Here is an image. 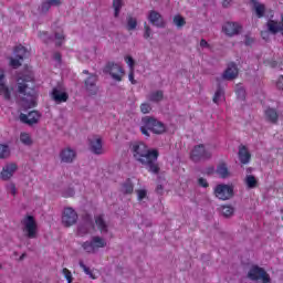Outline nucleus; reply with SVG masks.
Segmentation results:
<instances>
[{"label": "nucleus", "instance_id": "a18cd8bd", "mask_svg": "<svg viewBox=\"0 0 283 283\" xmlns=\"http://www.w3.org/2000/svg\"><path fill=\"white\" fill-rule=\"evenodd\" d=\"M144 39H149L151 36V28L147 24V22L144 23Z\"/></svg>", "mask_w": 283, "mask_h": 283}, {"label": "nucleus", "instance_id": "4468645a", "mask_svg": "<svg viewBox=\"0 0 283 283\" xmlns=\"http://www.w3.org/2000/svg\"><path fill=\"white\" fill-rule=\"evenodd\" d=\"M222 31L227 36H235L242 32V27L238 22H226L222 27Z\"/></svg>", "mask_w": 283, "mask_h": 283}, {"label": "nucleus", "instance_id": "69168bd1", "mask_svg": "<svg viewBox=\"0 0 283 283\" xmlns=\"http://www.w3.org/2000/svg\"><path fill=\"white\" fill-rule=\"evenodd\" d=\"M23 258H25V254H22V255L20 256V260H23Z\"/></svg>", "mask_w": 283, "mask_h": 283}, {"label": "nucleus", "instance_id": "4c0bfd02", "mask_svg": "<svg viewBox=\"0 0 283 283\" xmlns=\"http://www.w3.org/2000/svg\"><path fill=\"white\" fill-rule=\"evenodd\" d=\"M174 23L175 25H177V28H182L187 24V21H185V18H182V15H175Z\"/></svg>", "mask_w": 283, "mask_h": 283}, {"label": "nucleus", "instance_id": "864d4df0", "mask_svg": "<svg viewBox=\"0 0 283 283\" xmlns=\"http://www.w3.org/2000/svg\"><path fill=\"white\" fill-rule=\"evenodd\" d=\"M63 196L64 198H72L74 196V189L70 188Z\"/></svg>", "mask_w": 283, "mask_h": 283}, {"label": "nucleus", "instance_id": "dca6fc26", "mask_svg": "<svg viewBox=\"0 0 283 283\" xmlns=\"http://www.w3.org/2000/svg\"><path fill=\"white\" fill-rule=\"evenodd\" d=\"M148 21H149V23H151V25H155V28H165V25H166L163 14H160L156 10L149 11Z\"/></svg>", "mask_w": 283, "mask_h": 283}, {"label": "nucleus", "instance_id": "f257e3e1", "mask_svg": "<svg viewBox=\"0 0 283 283\" xmlns=\"http://www.w3.org/2000/svg\"><path fill=\"white\" fill-rule=\"evenodd\" d=\"M130 151L133 154V158H135L139 165H143L149 174H155V176L160 174V165H158V157L160 156V153L158 149H149L147 144L143 142H135L130 144Z\"/></svg>", "mask_w": 283, "mask_h": 283}, {"label": "nucleus", "instance_id": "f704fd0d", "mask_svg": "<svg viewBox=\"0 0 283 283\" xmlns=\"http://www.w3.org/2000/svg\"><path fill=\"white\" fill-rule=\"evenodd\" d=\"M137 25H138V21L136 20V18H133L132 15H129L127 18V30L132 32V30H134Z\"/></svg>", "mask_w": 283, "mask_h": 283}, {"label": "nucleus", "instance_id": "9b49d317", "mask_svg": "<svg viewBox=\"0 0 283 283\" xmlns=\"http://www.w3.org/2000/svg\"><path fill=\"white\" fill-rule=\"evenodd\" d=\"M88 147L93 154L101 156L103 154V138L98 135L91 136L88 138Z\"/></svg>", "mask_w": 283, "mask_h": 283}, {"label": "nucleus", "instance_id": "052dcab7", "mask_svg": "<svg viewBox=\"0 0 283 283\" xmlns=\"http://www.w3.org/2000/svg\"><path fill=\"white\" fill-rule=\"evenodd\" d=\"M11 193H12V196H17V187L15 186H11Z\"/></svg>", "mask_w": 283, "mask_h": 283}, {"label": "nucleus", "instance_id": "5701e85b", "mask_svg": "<svg viewBox=\"0 0 283 283\" xmlns=\"http://www.w3.org/2000/svg\"><path fill=\"white\" fill-rule=\"evenodd\" d=\"M264 114L266 120H269V123H272L273 125H275V123H277V119L280 118V115L277 114V111L275 108L269 107L268 109H265Z\"/></svg>", "mask_w": 283, "mask_h": 283}, {"label": "nucleus", "instance_id": "ea45409f", "mask_svg": "<svg viewBox=\"0 0 283 283\" xmlns=\"http://www.w3.org/2000/svg\"><path fill=\"white\" fill-rule=\"evenodd\" d=\"M55 39L57 48H61L63 45V41H65V34H63V32H56Z\"/></svg>", "mask_w": 283, "mask_h": 283}, {"label": "nucleus", "instance_id": "2f4dec72", "mask_svg": "<svg viewBox=\"0 0 283 283\" xmlns=\"http://www.w3.org/2000/svg\"><path fill=\"white\" fill-rule=\"evenodd\" d=\"M87 227H93L92 221H88L85 224L78 226L77 235H87V233H90V229H87Z\"/></svg>", "mask_w": 283, "mask_h": 283}, {"label": "nucleus", "instance_id": "338daca9", "mask_svg": "<svg viewBox=\"0 0 283 283\" xmlns=\"http://www.w3.org/2000/svg\"><path fill=\"white\" fill-rule=\"evenodd\" d=\"M157 189H163V186H157Z\"/></svg>", "mask_w": 283, "mask_h": 283}, {"label": "nucleus", "instance_id": "f3484780", "mask_svg": "<svg viewBox=\"0 0 283 283\" xmlns=\"http://www.w3.org/2000/svg\"><path fill=\"white\" fill-rule=\"evenodd\" d=\"M60 160L66 165L74 163V160H76V150L70 147L62 149L60 151Z\"/></svg>", "mask_w": 283, "mask_h": 283}, {"label": "nucleus", "instance_id": "5fc2aeb1", "mask_svg": "<svg viewBox=\"0 0 283 283\" xmlns=\"http://www.w3.org/2000/svg\"><path fill=\"white\" fill-rule=\"evenodd\" d=\"M53 59H54V61H56L57 63H61L62 56H61V54H60L59 52H55V53L53 54Z\"/></svg>", "mask_w": 283, "mask_h": 283}, {"label": "nucleus", "instance_id": "bb28decb", "mask_svg": "<svg viewBox=\"0 0 283 283\" xmlns=\"http://www.w3.org/2000/svg\"><path fill=\"white\" fill-rule=\"evenodd\" d=\"M164 97H165V94L163 93V91H156L150 93L148 99L151 103H160V101H163Z\"/></svg>", "mask_w": 283, "mask_h": 283}, {"label": "nucleus", "instance_id": "423d86ee", "mask_svg": "<svg viewBox=\"0 0 283 283\" xmlns=\"http://www.w3.org/2000/svg\"><path fill=\"white\" fill-rule=\"evenodd\" d=\"M104 74H109L114 81L120 83L125 76V70L114 62H108L104 67Z\"/></svg>", "mask_w": 283, "mask_h": 283}, {"label": "nucleus", "instance_id": "c9c22d12", "mask_svg": "<svg viewBox=\"0 0 283 283\" xmlns=\"http://www.w3.org/2000/svg\"><path fill=\"white\" fill-rule=\"evenodd\" d=\"M223 97H224V90H222V87H219L216 91L212 101H213V103H220V101H222Z\"/></svg>", "mask_w": 283, "mask_h": 283}, {"label": "nucleus", "instance_id": "f03ea898", "mask_svg": "<svg viewBox=\"0 0 283 283\" xmlns=\"http://www.w3.org/2000/svg\"><path fill=\"white\" fill-rule=\"evenodd\" d=\"M18 93L21 94L22 101L25 103L27 107L36 106V97L34 96V87H30L28 83L34 85V75L30 72L20 73L17 78Z\"/></svg>", "mask_w": 283, "mask_h": 283}, {"label": "nucleus", "instance_id": "a211bd4d", "mask_svg": "<svg viewBox=\"0 0 283 283\" xmlns=\"http://www.w3.org/2000/svg\"><path fill=\"white\" fill-rule=\"evenodd\" d=\"M0 96H3L4 101H10L12 96V90L6 85V74L0 69Z\"/></svg>", "mask_w": 283, "mask_h": 283}, {"label": "nucleus", "instance_id": "e433bc0d", "mask_svg": "<svg viewBox=\"0 0 283 283\" xmlns=\"http://www.w3.org/2000/svg\"><path fill=\"white\" fill-rule=\"evenodd\" d=\"M113 8L115 10V17H118V14H120V9L123 8V0H114Z\"/></svg>", "mask_w": 283, "mask_h": 283}, {"label": "nucleus", "instance_id": "09e8293b", "mask_svg": "<svg viewBox=\"0 0 283 283\" xmlns=\"http://www.w3.org/2000/svg\"><path fill=\"white\" fill-rule=\"evenodd\" d=\"M198 185H199V187H203V189H207V187H209V182L207 181V179H205L202 177H200L198 179Z\"/></svg>", "mask_w": 283, "mask_h": 283}, {"label": "nucleus", "instance_id": "c756f323", "mask_svg": "<svg viewBox=\"0 0 283 283\" xmlns=\"http://www.w3.org/2000/svg\"><path fill=\"white\" fill-rule=\"evenodd\" d=\"M10 157V146L6 144H0V160Z\"/></svg>", "mask_w": 283, "mask_h": 283}, {"label": "nucleus", "instance_id": "72a5a7b5", "mask_svg": "<svg viewBox=\"0 0 283 283\" xmlns=\"http://www.w3.org/2000/svg\"><path fill=\"white\" fill-rule=\"evenodd\" d=\"M80 266L83 269L84 273L91 277V280H96L94 272H92L91 269L83 263V261H80Z\"/></svg>", "mask_w": 283, "mask_h": 283}, {"label": "nucleus", "instance_id": "412c9836", "mask_svg": "<svg viewBox=\"0 0 283 283\" xmlns=\"http://www.w3.org/2000/svg\"><path fill=\"white\" fill-rule=\"evenodd\" d=\"M52 98L55 101V103H67L70 95H67L65 92H61L59 88H53Z\"/></svg>", "mask_w": 283, "mask_h": 283}, {"label": "nucleus", "instance_id": "ddd939ff", "mask_svg": "<svg viewBox=\"0 0 283 283\" xmlns=\"http://www.w3.org/2000/svg\"><path fill=\"white\" fill-rule=\"evenodd\" d=\"M41 119V114L38 111H31L29 114H20V120L24 125H29L32 127V125H36L39 120Z\"/></svg>", "mask_w": 283, "mask_h": 283}, {"label": "nucleus", "instance_id": "4be33fe9", "mask_svg": "<svg viewBox=\"0 0 283 283\" xmlns=\"http://www.w3.org/2000/svg\"><path fill=\"white\" fill-rule=\"evenodd\" d=\"M13 54H14L15 59L23 61V59H27V56L30 55V52L28 51V49H25V46L20 44L14 48Z\"/></svg>", "mask_w": 283, "mask_h": 283}, {"label": "nucleus", "instance_id": "f8f14e48", "mask_svg": "<svg viewBox=\"0 0 283 283\" xmlns=\"http://www.w3.org/2000/svg\"><path fill=\"white\" fill-rule=\"evenodd\" d=\"M96 83H98V75L96 74H90L88 77L84 81L85 90L92 96H96V94H98V86Z\"/></svg>", "mask_w": 283, "mask_h": 283}, {"label": "nucleus", "instance_id": "a19ab883", "mask_svg": "<svg viewBox=\"0 0 283 283\" xmlns=\"http://www.w3.org/2000/svg\"><path fill=\"white\" fill-rule=\"evenodd\" d=\"M62 273H63L65 280L67 281V283H72L73 282L74 277L72 276V272L70 270H67V268H64L62 270Z\"/></svg>", "mask_w": 283, "mask_h": 283}, {"label": "nucleus", "instance_id": "680f3d73", "mask_svg": "<svg viewBox=\"0 0 283 283\" xmlns=\"http://www.w3.org/2000/svg\"><path fill=\"white\" fill-rule=\"evenodd\" d=\"M251 43H253V39L247 38L245 45H251Z\"/></svg>", "mask_w": 283, "mask_h": 283}, {"label": "nucleus", "instance_id": "20e7f679", "mask_svg": "<svg viewBox=\"0 0 283 283\" xmlns=\"http://www.w3.org/2000/svg\"><path fill=\"white\" fill-rule=\"evenodd\" d=\"M213 154L205 144L196 145L191 153H190V159L192 163H200V160H211V157Z\"/></svg>", "mask_w": 283, "mask_h": 283}, {"label": "nucleus", "instance_id": "6e6d98bb", "mask_svg": "<svg viewBox=\"0 0 283 283\" xmlns=\"http://www.w3.org/2000/svg\"><path fill=\"white\" fill-rule=\"evenodd\" d=\"M49 3L51 4V6H56V7H59V6H61V0H49Z\"/></svg>", "mask_w": 283, "mask_h": 283}, {"label": "nucleus", "instance_id": "c03bdc74", "mask_svg": "<svg viewBox=\"0 0 283 283\" xmlns=\"http://www.w3.org/2000/svg\"><path fill=\"white\" fill-rule=\"evenodd\" d=\"M125 62L129 66V70H134V66L136 65V62L134 61V57H132V55H127L125 57Z\"/></svg>", "mask_w": 283, "mask_h": 283}, {"label": "nucleus", "instance_id": "9d476101", "mask_svg": "<svg viewBox=\"0 0 283 283\" xmlns=\"http://www.w3.org/2000/svg\"><path fill=\"white\" fill-rule=\"evenodd\" d=\"M78 220V213H76V210L73 208H65L62 214V223L64 227H72L73 224H76Z\"/></svg>", "mask_w": 283, "mask_h": 283}, {"label": "nucleus", "instance_id": "58836bf2", "mask_svg": "<svg viewBox=\"0 0 283 283\" xmlns=\"http://www.w3.org/2000/svg\"><path fill=\"white\" fill-rule=\"evenodd\" d=\"M235 94L238 98H240L241 101H244V98H247V91H244V87L242 86L237 87Z\"/></svg>", "mask_w": 283, "mask_h": 283}, {"label": "nucleus", "instance_id": "0eeeda50", "mask_svg": "<svg viewBox=\"0 0 283 283\" xmlns=\"http://www.w3.org/2000/svg\"><path fill=\"white\" fill-rule=\"evenodd\" d=\"M107 242L101 237H93L91 241L82 243V249L86 253H96L97 249H105Z\"/></svg>", "mask_w": 283, "mask_h": 283}, {"label": "nucleus", "instance_id": "3c124183", "mask_svg": "<svg viewBox=\"0 0 283 283\" xmlns=\"http://www.w3.org/2000/svg\"><path fill=\"white\" fill-rule=\"evenodd\" d=\"M205 174H206L207 176H211V175L216 174V167L210 166V167L206 168Z\"/></svg>", "mask_w": 283, "mask_h": 283}, {"label": "nucleus", "instance_id": "7ed1b4c3", "mask_svg": "<svg viewBox=\"0 0 283 283\" xmlns=\"http://www.w3.org/2000/svg\"><path fill=\"white\" fill-rule=\"evenodd\" d=\"M142 123L144 126L140 127V132L147 138H149V132H153V134H165L167 129L163 122L150 116L143 117Z\"/></svg>", "mask_w": 283, "mask_h": 283}, {"label": "nucleus", "instance_id": "de8ad7c7", "mask_svg": "<svg viewBox=\"0 0 283 283\" xmlns=\"http://www.w3.org/2000/svg\"><path fill=\"white\" fill-rule=\"evenodd\" d=\"M145 198H147V190L145 189L137 190V200L142 201V200H145Z\"/></svg>", "mask_w": 283, "mask_h": 283}, {"label": "nucleus", "instance_id": "8fccbe9b", "mask_svg": "<svg viewBox=\"0 0 283 283\" xmlns=\"http://www.w3.org/2000/svg\"><path fill=\"white\" fill-rule=\"evenodd\" d=\"M128 81L132 83V85H136V78H134V69L133 70H129V73H128Z\"/></svg>", "mask_w": 283, "mask_h": 283}, {"label": "nucleus", "instance_id": "393cba45", "mask_svg": "<svg viewBox=\"0 0 283 283\" xmlns=\"http://www.w3.org/2000/svg\"><path fill=\"white\" fill-rule=\"evenodd\" d=\"M95 224L101 233H107V223L103 218V214L95 217Z\"/></svg>", "mask_w": 283, "mask_h": 283}, {"label": "nucleus", "instance_id": "1a4fd4ad", "mask_svg": "<svg viewBox=\"0 0 283 283\" xmlns=\"http://www.w3.org/2000/svg\"><path fill=\"white\" fill-rule=\"evenodd\" d=\"M213 193L219 200H231L233 198V187L219 184L214 187Z\"/></svg>", "mask_w": 283, "mask_h": 283}, {"label": "nucleus", "instance_id": "6e6552de", "mask_svg": "<svg viewBox=\"0 0 283 283\" xmlns=\"http://www.w3.org/2000/svg\"><path fill=\"white\" fill-rule=\"evenodd\" d=\"M248 277L252 280L253 282H258V280H261L263 283H270L271 282V276L269 273H266V270L264 268H260L258 265H253L249 273Z\"/></svg>", "mask_w": 283, "mask_h": 283}, {"label": "nucleus", "instance_id": "e2e57ef3", "mask_svg": "<svg viewBox=\"0 0 283 283\" xmlns=\"http://www.w3.org/2000/svg\"><path fill=\"white\" fill-rule=\"evenodd\" d=\"M277 66V62L273 61L271 62V67H276Z\"/></svg>", "mask_w": 283, "mask_h": 283}, {"label": "nucleus", "instance_id": "13d9d810", "mask_svg": "<svg viewBox=\"0 0 283 283\" xmlns=\"http://www.w3.org/2000/svg\"><path fill=\"white\" fill-rule=\"evenodd\" d=\"M200 46L201 48H209V42H207V40H205V39H201Z\"/></svg>", "mask_w": 283, "mask_h": 283}, {"label": "nucleus", "instance_id": "39448f33", "mask_svg": "<svg viewBox=\"0 0 283 283\" xmlns=\"http://www.w3.org/2000/svg\"><path fill=\"white\" fill-rule=\"evenodd\" d=\"M22 224H23V233H25L27 238H29V240H34V238H36V233H38V229L39 227L36 226V220L34 219V217L32 216H27L23 220H22Z\"/></svg>", "mask_w": 283, "mask_h": 283}, {"label": "nucleus", "instance_id": "37998d69", "mask_svg": "<svg viewBox=\"0 0 283 283\" xmlns=\"http://www.w3.org/2000/svg\"><path fill=\"white\" fill-rule=\"evenodd\" d=\"M50 8H52V4H51V3L49 2V0H48V1H45V2H43V3L41 4V12H42L43 14L50 12Z\"/></svg>", "mask_w": 283, "mask_h": 283}, {"label": "nucleus", "instance_id": "603ef678", "mask_svg": "<svg viewBox=\"0 0 283 283\" xmlns=\"http://www.w3.org/2000/svg\"><path fill=\"white\" fill-rule=\"evenodd\" d=\"M276 87L277 90H283V75H281L276 81Z\"/></svg>", "mask_w": 283, "mask_h": 283}, {"label": "nucleus", "instance_id": "2eb2a0df", "mask_svg": "<svg viewBox=\"0 0 283 283\" xmlns=\"http://www.w3.org/2000/svg\"><path fill=\"white\" fill-rule=\"evenodd\" d=\"M238 74H240V71L238 70V64H235V62H230L222 74V78L224 81H234Z\"/></svg>", "mask_w": 283, "mask_h": 283}, {"label": "nucleus", "instance_id": "49530a36", "mask_svg": "<svg viewBox=\"0 0 283 283\" xmlns=\"http://www.w3.org/2000/svg\"><path fill=\"white\" fill-rule=\"evenodd\" d=\"M140 112L142 114H149L151 112V105L144 103L140 105Z\"/></svg>", "mask_w": 283, "mask_h": 283}, {"label": "nucleus", "instance_id": "6ab92c4d", "mask_svg": "<svg viewBox=\"0 0 283 283\" xmlns=\"http://www.w3.org/2000/svg\"><path fill=\"white\" fill-rule=\"evenodd\" d=\"M17 164H8L2 168V171L0 172V178L2 180H10L12 176H14V171H17Z\"/></svg>", "mask_w": 283, "mask_h": 283}, {"label": "nucleus", "instance_id": "aec40b11", "mask_svg": "<svg viewBox=\"0 0 283 283\" xmlns=\"http://www.w3.org/2000/svg\"><path fill=\"white\" fill-rule=\"evenodd\" d=\"M239 159L242 165H249V163H251V153H249L247 146H240Z\"/></svg>", "mask_w": 283, "mask_h": 283}, {"label": "nucleus", "instance_id": "b1692460", "mask_svg": "<svg viewBox=\"0 0 283 283\" xmlns=\"http://www.w3.org/2000/svg\"><path fill=\"white\" fill-rule=\"evenodd\" d=\"M254 4V10L258 19H262L266 12V7L262 3H258L255 0H250Z\"/></svg>", "mask_w": 283, "mask_h": 283}, {"label": "nucleus", "instance_id": "79ce46f5", "mask_svg": "<svg viewBox=\"0 0 283 283\" xmlns=\"http://www.w3.org/2000/svg\"><path fill=\"white\" fill-rule=\"evenodd\" d=\"M21 61L23 60H19V57H11L10 59V66L13 67L14 70H17L18 67H21Z\"/></svg>", "mask_w": 283, "mask_h": 283}, {"label": "nucleus", "instance_id": "0e129e2a", "mask_svg": "<svg viewBox=\"0 0 283 283\" xmlns=\"http://www.w3.org/2000/svg\"><path fill=\"white\" fill-rule=\"evenodd\" d=\"M83 74H90V71L84 70V71H83Z\"/></svg>", "mask_w": 283, "mask_h": 283}, {"label": "nucleus", "instance_id": "a878e982", "mask_svg": "<svg viewBox=\"0 0 283 283\" xmlns=\"http://www.w3.org/2000/svg\"><path fill=\"white\" fill-rule=\"evenodd\" d=\"M217 174L218 176H220V178H229L231 172L229 171L227 165L224 163H221L217 167Z\"/></svg>", "mask_w": 283, "mask_h": 283}, {"label": "nucleus", "instance_id": "bf43d9fd", "mask_svg": "<svg viewBox=\"0 0 283 283\" xmlns=\"http://www.w3.org/2000/svg\"><path fill=\"white\" fill-rule=\"evenodd\" d=\"M230 3H231V0H223L222 6L223 8H229Z\"/></svg>", "mask_w": 283, "mask_h": 283}, {"label": "nucleus", "instance_id": "cd10ccee", "mask_svg": "<svg viewBox=\"0 0 283 283\" xmlns=\"http://www.w3.org/2000/svg\"><path fill=\"white\" fill-rule=\"evenodd\" d=\"M122 191H123V193H126V195L134 193V184L132 182L130 179H127L123 184Z\"/></svg>", "mask_w": 283, "mask_h": 283}, {"label": "nucleus", "instance_id": "c85d7f7f", "mask_svg": "<svg viewBox=\"0 0 283 283\" xmlns=\"http://www.w3.org/2000/svg\"><path fill=\"white\" fill-rule=\"evenodd\" d=\"M245 185L249 189H255L258 187V179L253 175H248L245 177Z\"/></svg>", "mask_w": 283, "mask_h": 283}, {"label": "nucleus", "instance_id": "7c9ffc66", "mask_svg": "<svg viewBox=\"0 0 283 283\" xmlns=\"http://www.w3.org/2000/svg\"><path fill=\"white\" fill-rule=\"evenodd\" d=\"M221 213L224 218H231V216L234 213L235 209L233 206H221Z\"/></svg>", "mask_w": 283, "mask_h": 283}, {"label": "nucleus", "instance_id": "4d7b16f0", "mask_svg": "<svg viewBox=\"0 0 283 283\" xmlns=\"http://www.w3.org/2000/svg\"><path fill=\"white\" fill-rule=\"evenodd\" d=\"M261 36L264 41H269V31H261Z\"/></svg>", "mask_w": 283, "mask_h": 283}, {"label": "nucleus", "instance_id": "473e14b6", "mask_svg": "<svg viewBox=\"0 0 283 283\" xmlns=\"http://www.w3.org/2000/svg\"><path fill=\"white\" fill-rule=\"evenodd\" d=\"M20 143H22V145L30 146V145H32V137H30V134H28V133H21L20 134Z\"/></svg>", "mask_w": 283, "mask_h": 283}]
</instances>
